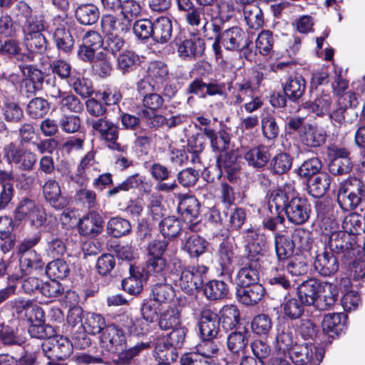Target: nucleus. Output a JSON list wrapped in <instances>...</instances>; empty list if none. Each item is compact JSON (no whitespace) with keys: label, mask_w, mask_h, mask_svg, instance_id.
I'll list each match as a JSON object with an SVG mask.
<instances>
[{"label":"nucleus","mask_w":365,"mask_h":365,"mask_svg":"<svg viewBox=\"0 0 365 365\" xmlns=\"http://www.w3.org/2000/svg\"><path fill=\"white\" fill-rule=\"evenodd\" d=\"M139 63L140 57L133 51H124L117 58V68L124 74L133 71Z\"/></svg>","instance_id":"58836bf2"},{"label":"nucleus","mask_w":365,"mask_h":365,"mask_svg":"<svg viewBox=\"0 0 365 365\" xmlns=\"http://www.w3.org/2000/svg\"><path fill=\"white\" fill-rule=\"evenodd\" d=\"M168 75V66L162 61H152L147 68V77L158 86H160V85H162L165 81Z\"/></svg>","instance_id":"ea45409f"},{"label":"nucleus","mask_w":365,"mask_h":365,"mask_svg":"<svg viewBox=\"0 0 365 365\" xmlns=\"http://www.w3.org/2000/svg\"><path fill=\"white\" fill-rule=\"evenodd\" d=\"M91 63L93 68L99 76L105 77L110 75L112 63L109 57L103 51H100L91 57V59H85Z\"/></svg>","instance_id":"e433bc0d"},{"label":"nucleus","mask_w":365,"mask_h":365,"mask_svg":"<svg viewBox=\"0 0 365 365\" xmlns=\"http://www.w3.org/2000/svg\"><path fill=\"white\" fill-rule=\"evenodd\" d=\"M130 222L124 218L112 217L107 223V230L114 237H120L129 234L131 231Z\"/></svg>","instance_id":"de8ad7c7"},{"label":"nucleus","mask_w":365,"mask_h":365,"mask_svg":"<svg viewBox=\"0 0 365 365\" xmlns=\"http://www.w3.org/2000/svg\"><path fill=\"white\" fill-rule=\"evenodd\" d=\"M103 227L102 217L95 212H91L83 216L78 222L79 232L87 237L97 236L102 232Z\"/></svg>","instance_id":"6ab92c4d"},{"label":"nucleus","mask_w":365,"mask_h":365,"mask_svg":"<svg viewBox=\"0 0 365 365\" xmlns=\"http://www.w3.org/2000/svg\"><path fill=\"white\" fill-rule=\"evenodd\" d=\"M244 158L250 166L255 168H262L269 159V150L264 145H259L247 150Z\"/></svg>","instance_id":"473e14b6"},{"label":"nucleus","mask_w":365,"mask_h":365,"mask_svg":"<svg viewBox=\"0 0 365 365\" xmlns=\"http://www.w3.org/2000/svg\"><path fill=\"white\" fill-rule=\"evenodd\" d=\"M306 82L301 76H289L284 85V91L286 96L292 101L299 99L304 93Z\"/></svg>","instance_id":"2f4dec72"},{"label":"nucleus","mask_w":365,"mask_h":365,"mask_svg":"<svg viewBox=\"0 0 365 365\" xmlns=\"http://www.w3.org/2000/svg\"><path fill=\"white\" fill-rule=\"evenodd\" d=\"M237 283L240 287L250 286L259 284V274L258 271L252 265L242 267L237 275Z\"/></svg>","instance_id":"3c124183"},{"label":"nucleus","mask_w":365,"mask_h":365,"mask_svg":"<svg viewBox=\"0 0 365 365\" xmlns=\"http://www.w3.org/2000/svg\"><path fill=\"white\" fill-rule=\"evenodd\" d=\"M178 209L184 220L190 223L188 228L195 231L200 214V203L197 198L193 196L183 197L179 202Z\"/></svg>","instance_id":"9b49d317"},{"label":"nucleus","mask_w":365,"mask_h":365,"mask_svg":"<svg viewBox=\"0 0 365 365\" xmlns=\"http://www.w3.org/2000/svg\"><path fill=\"white\" fill-rule=\"evenodd\" d=\"M11 13L18 21H24V26H26L29 22H36L32 17V9L24 1H19L11 9Z\"/></svg>","instance_id":"774afa93"},{"label":"nucleus","mask_w":365,"mask_h":365,"mask_svg":"<svg viewBox=\"0 0 365 365\" xmlns=\"http://www.w3.org/2000/svg\"><path fill=\"white\" fill-rule=\"evenodd\" d=\"M199 329L202 339H214L220 331V319L217 314L208 309L201 311Z\"/></svg>","instance_id":"f8f14e48"},{"label":"nucleus","mask_w":365,"mask_h":365,"mask_svg":"<svg viewBox=\"0 0 365 365\" xmlns=\"http://www.w3.org/2000/svg\"><path fill=\"white\" fill-rule=\"evenodd\" d=\"M277 212L284 210L288 220L294 225H302L310 215L311 207L304 198L297 197L292 184L287 183L282 189L272 193L269 200V209Z\"/></svg>","instance_id":"f257e3e1"},{"label":"nucleus","mask_w":365,"mask_h":365,"mask_svg":"<svg viewBox=\"0 0 365 365\" xmlns=\"http://www.w3.org/2000/svg\"><path fill=\"white\" fill-rule=\"evenodd\" d=\"M207 245L204 238L197 234H192L185 239L182 247L190 257H197L205 252Z\"/></svg>","instance_id":"4c0bfd02"},{"label":"nucleus","mask_w":365,"mask_h":365,"mask_svg":"<svg viewBox=\"0 0 365 365\" xmlns=\"http://www.w3.org/2000/svg\"><path fill=\"white\" fill-rule=\"evenodd\" d=\"M53 38L58 48L63 52H69L73 47V38L70 31L64 28L56 29Z\"/></svg>","instance_id":"680f3d73"},{"label":"nucleus","mask_w":365,"mask_h":365,"mask_svg":"<svg viewBox=\"0 0 365 365\" xmlns=\"http://www.w3.org/2000/svg\"><path fill=\"white\" fill-rule=\"evenodd\" d=\"M102 46L103 41L100 34L94 31H88L83 38V45L78 49V56L83 61L91 59Z\"/></svg>","instance_id":"f3484780"},{"label":"nucleus","mask_w":365,"mask_h":365,"mask_svg":"<svg viewBox=\"0 0 365 365\" xmlns=\"http://www.w3.org/2000/svg\"><path fill=\"white\" fill-rule=\"evenodd\" d=\"M173 25L171 20L161 16L153 21L152 38L158 43H167L171 38Z\"/></svg>","instance_id":"c85d7f7f"},{"label":"nucleus","mask_w":365,"mask_h":365,"mask_svg":"<svg viewBox=\"0 0 365 365\" xmlns=\"http://www.w3.org/2000/svg\"><path fill=\"white\" fill-rule=\"evenodd\" d=\"M160 230L163 236L174 238L180 234L182 222L175 217H168L160 223Z\"/></svg>","instance_id":"6e6d98bb"},{"label":"nucleus","mask_w":365,"mask_h":365,"mask_svg":"<svg viewBox=\"0 0 365 365\" xmlns=\"http://www.w3.org/2000/svg\"><path fill=\"white\" fill-rule=\"evenodd\" d=\"M213 18L212 7L195 6L185 15L186 24L192 28H200L205 35L207 31L209 21H212Z\"/></svg>","instance_id":"9d476101"},{"label":"nucleus","mask_w":365,"mask_h":365,"mask_svg":"<svg viewBox=\"0 0 365 365\" xmlns=\"http://www.w3.org/2000/svg\"><path fill=\"white\" fill-rule=\"evenodd\" d=\"M362 219V217L357 213L348 215L344 217L342 222L343 231L355 237L356 235L364 230Z\"/></svg>","instance_id":"69168bd1"},{"label":"nucleus","mask_w":365,"mask_h":365,"mask_svg":"<svg viewBox=\"0 0 365 365\" xmlns=\"http://www.w3.org/2000/svg\"><path fill=\"white\" fill-rule=\"evenodd\" d=\"M49 110L48 101L43 98H34L27 105L26 111L32 118H43Z\"/></svg>","instance_id":"13d9d810"},{"label":"nucleus","mask_w":365,"mask_h":365,"mask_svg":"<svg viewBox=\"0 0 365 365\" xmlns=\"http://www.w3.org/2000/svg\"><path fill=\"white\" fill-rule=\"evenodd\" d=\"M14 304L17 313L23 314L31 324L44 322V312L37 304L31 300L16 299Z\"/></svg>","instance_id":"a211bd4d"},{"label":"nucleus","mask_w":365,"mask_h":365,"mask_svg":"<svg viewBox=\"0 0 365 365\" xmlns=\"http://www.w3.org/2000/svg\"><path fill=\"white\" fill-rule=\"evenodd\" d=\"M322 291H323V294L319 293L317 301V307L322 310L327 309L334 304L338 296V290L335 285L325 283L322 285Z\"/></svg>","instance_id":"79ce46f5"},{"label":"nucleus","mask_w":365,"mask_h":365,"mask_svg":"<svg viewBox=\"0 0 365 365\" xmlns=\"http://www.w3.org/2000/svg\"><path fill=\"white\" fill-rule=\"evenodd\" d=\"M294 344L293 334L289 328L278 329L275 340V348L282 352L290 351Z\"/></svg>","instance_id":"bf43d9fd"},{"label":"nucleus","mask_w":365,"mask_h":365,"mask_svg":"<svg viewBox=\"0 0 365 365\" xmlns=\"http://www.w3.org/2000/svg\"><path fill=\"white\" fill-rule=\"evenodd\" d=\"M222 327L226 330L233 329L239 323L240 312L235 305L224 306L220 312Z\"/></svg>","instance_id":"37998d69"},{"label":"nucleus","mask_w":365,"mask_h":365,"mask_svg":"<svg viewBox=\"0 0 365 365\" xmlns=\"http://www.w3.org/2000/svg\"><path fill=\"white\" fill-rule=\"evenodd\" d=\"M314 349L308 344H295L290 353V359L296 365H319L320 359Z\"/></svg>","instance_id":"2eb2a0df"},{"label":"nucleus","mask_w":365,"mask_h":365,"mask_svg":"<svg viewBox=\"0 0 365 365\" xmlns=\"http://www.w3.org/2000/svg\"><path fill=\"white\" fill-rule=\"evenodd\" d=\"M101 344L108 352L119 354L126 348L124 331L115 324L108 325L101 334Z\"/></svg>","instance_id":"423d86ee"},{"label":"nucleus","mask_w":365,"mask_h":365,"mask_svg":"<svg viewBox=\"0 0 365 365\" xmlns=\"http://www.w3.org/2000/svg\"><path fill=\"white\" fill-rule=\"evenodd\" d=\"M219 264L225 274H230L235 269V257L232 248L227 243H222L219 250Z\"/></svg>","instance_id":"a19ab883"},{"label":"nucleus","mask_w":365,"mask_h":365,"mask_svg":"<svg viewBox=\"0 0 365 365\" xmlns=\"http://www.w3.org/2000/svg\"><path fill=\"white\" fill-rule=\"evenodd\" d=\"M94 163L95 153L89 151L81 160L75 175H71V178L78 183L83 184L87 180L86 170L92 166Z\"/></svg>","instance_id":"052dcab7"},{"label":"nucleus","mask_w":365,"mask_h":365,"mask_svg":"<svg viewBox=\"0 0 365 365\" xmlns=\"http://www.w3.org/2000/svg\"><path fill=\"white\" fill-rule=\"evenodd\" d=\"M51 354L47 355L48 359L53 360H65L73 351V346L68 339L63 336H56L52 339Z\"/></svg>","instance_id":"c756f323"},{"label":"nucleus","mask_w":365,"mask_h":365,"mask_svg":"<svg viewBox=\"0 0 365 365\" xmlns=\"http://www.w3.org/2000/svg\"><path fill=\"white\" fill-rule=\"evenodd\" d=\"M364 193L363 182L358 178H351L340 184L337 202L341 209L353 210L359 205Z\"/></svg>","instance_id":"7ed1b4c3"},{"label":"nucleus","mask_w":365,"mask_h":365,"mask_svg":"<svg viewBox=\"0 0 365 365\" xmlns=\"http://www.w3.org/2000/svg\"><path fill=\"white\" fill-rule=\"evenodd\" d=\"M222 46L228 51H239L247 48L250 41L245 33L239 27L234 26L218 35Z\"/></svg>","instance_id":"0eeeda50"},{"label":"nucleus","mask_w":365,"mask_h":365,"mask_svg":"<svg viewBox=\"0 0 365 365\" xmlns=\"http://www.w3.org/2000/svg\"><path fill=\"white\" fill-rule=\"evenodd\" d=\"M264 288L260 284L240 287L237 290L238 300L246 306H254L258 304L264 296Z\"/></svg>","instance_id":"412c9836"},{"label":"nucleus","mask_w":365,"mask_h":365,"mask_svg":"<svg viewBox=\"0 0 365 365\" xmlns=\"http://www.w3.org/2000/svg\"><path fill=\"white\" fill-rule=\"evenodd\" d=\"M88 123L99 135V138L106 143L109 140H118V127L106 118L91 119L88 121Z\"/></svg>","instance_id":"aec40b11"},{"label":"nucleus","mask_w":365,"mask_h":365,"mask_svg":"<svg viewBox=\"0 0 365 365\" xmlns=\"http://www.w3.org/2000/svg\"><path fill=\"white\" fill-rule=\"evenodd\" d=\"M346 315L343 313H331L324 316L322 327L324 332L330 335H338L346 327Z\"/></svg>","instance_id":"7c9ffc66"},{"label":"nucleus","mask_w":365,"mask_h":365,"mask_svg":"<svg viewBox=\"0 0 365 365\" xmlns=\"http://www.w3.org/2000/svg\"><path fill=\"white\" fill-rule=\"evenodd\" d=\"M4 156L8 162L17 164L23 170H31L36 163V157L29 150L19 149L14 143L7 145L4 149Z\"/></svg>","instance_id":"6e6552de"},{"label":"nucleus","mask_w":365,"mask_h":365,"mask_svg":"<svg viewBox=\"0 0 365 365\" xmlns=\"http://www.w3.org/2000/svg\"><path fill=\"white\" fill-rule=\"evenodd\" d=\"M322 290V284L317 279L312 278L303 282L297 287V296L305 306L315 304Z\"/></svg>","instance_id":"ddd939ff"},{"label":"nucleus","mask_w":365,"mask_h":365,"mask_svg":"<svg viewBox=\"0 0 365 365\" xmlns=\"http://www.w3.org/2000/svg\"><path fill=\"white\" fill-rule=\"evenodd\" d=\"M331 104V97L329 94H322L314 102H306L304 108H309L317 115H324L329 112Z\"/></svg>","instance_id":"338daca9"},{"label":"nucleus","mask_w":365,"mask_h":365,"mask_svg":"<svg viewBox=\"0 0 365 365\" xmlns=\"http://www.w3.org/2000/svg\"><path fill=\"white\" fill-rule=\"evenodd\" d=\"M219 351L218 345L213 339H202V341L195 346V352L202 356V359L213 365L215 357H217Z\"/></svg>","instance_id":"c9c22d12"},{"label":"nucleus","mask_w":365,"mask_h":365,"mask_svg":"<svg viewBox=\"0 0 365 365\" xmlns=\"http://www.w3.org/2000/svg\"><path fill=\"white\" fill-rule=\"evenodd\" d=\"M180 322V314L178 309L169 307L161 313L158 324L161 329L168 330L178 326Z\"/></svg>","instance_id":"603ef678"},{"label":"nucleus","mask_w":365,"mask_h":365,"mask_svg":"<svg viewBox=\"0 0 365 365\" xmlns=\"http://www.w3.org/2000/svg\"><path fill=\"white\" fill-rule=\"evenodd\" d=\"M292 158L285 153L277 154L270 161L271 170L277 175H282L290 170Z\"/></svg>","instance_id":"5fc2aeb1"},{"label":"nucleus","mask_w":365,"mask_h":365,"mask_svg":"<svg viewBox=\"0 0 365 365\" xmlns=\"http://www.w3.org/2000/svg\"><path fill=\"white\" fill-rule=\"evenodd\" d=\"M43 194L46 201L55 209H63L69 203V200L61 195L58 182L53 179H49L45 182Z\"/></svg>","instance_id":"dca6fc26"},{"label":"nucleus","mask_w":365,"mask_h":365,"mask_svg":"<svg viewBox=\"0 0 365 365\" xmlns=\"http://www.w3.org/2000/svg\"><path fill=\"white\" fill-rule=\"evenodd\" d=\"M44 29L42 20L36 19V22H29L24 26V44L29 51L42 53L46 51L47 41L42 34Z\"/></svg>","instance_id":"39448f33"},{"label":"nucleus","mask_w":365,"mask_h":365,"mask_svg":"<svg viewBox=\"0 0 365 365\" xmlns=\"http://www.w3.org/2000/svg\"><path fill=\"white\" fill-rule=\"evenodd\" d=\"M331 181L330 175L324 172L309 178L307 182L309 194L315 198L323 197L329 189Z\"/></svg>","instance_id":"a878e982"},{"label":"nucleus","mask_w":365,"mask_h":365,"mask_svg":"<svg viewBox=\"0 0 365 365\" xmlns=\"http://www.w3.org/2000/svg\"><path fill=\"white\" fill-rule=\"evenodd\" d=\"M305 304L299 301V298L285 299L282 304V309L284 315L290 319H296L299 318L304 313Z\"/></svg>","instance_id":"09e8293b"},{"label":"nucleus","mask_w":365,"mask_h":365,"mask_svg":"<svg viewBox=\"0 0 365 365\" xmlns=\"http://www.w3.org/2000/svg\"><path fill=\"white\" fill-rule=\"evenodd\" d=\"M178 56L183 60L191 61L202 55L205 42L201 38H187L176 42Z\"/></svg>","instance_id":"4468645a"},{"label":"nucleus","mask_w":365,"mask_h":365,"mask_svg":"<svg viewBox=\"0 0 365 365\" xmlns=\"http://www.w3.org/2000/svg\"><path fill=\"white\" fill-rule=\"evenodd\" d=\"M314 269L323 276H331L339 269V262L333 253L324 251L316 256Z\"/></svg>","instance_id":"4be33fe9"},{"label":"nucleus","mask_w":365,"mask_h":365,"mask_svg":"<svg viewBox=\"0 0 365 365\" xmlns=\"http://www.w3.org/2000/svg\"><path fill=\"white\" fill-rule=\"evenodd\" d=\"M247 333L246 331H234L230 334L227 339V349L232 353H243L248 344Z\"/></svg>","instance_id":"49530a36"},{"label":"nucleus","mask_w":365,"mask_h":365,"mask_svg":"<svg viewBox=\"0 0 365 365\" xmlns=\"http://www.w3.org/2000/svg\"><path fill=\"white\" fill-rule=\"evenodd\" d=\"M77 21L82 25L96 24L99 18V9L93 4H85L78 6L75 11Z\"/></svg>","instance_id":"72a5a7b5"},{"label":"nucleus","mask_w":365,"mask_h":365,"mask_svg":"<svg viewBox=\"0 0 365 365\" xmlns=\"http://www.w3.org/2000/svg\"><path fill=\"white\" fill-rule=\"evenodd\" d=\"M258 235V230L253 228L247 229L244 234V238L247 242L245 249L251 260H257L256 257L262 251V247L255 242Z\"/></svg>","instance_id":"4d7b16f0"},{"label":"nucleus","mask_w":365,"mask_h":365,"mask_svg":"<svg viewBox=\"0 0 365 365\" xmlns=\"http://www.w3.org/2000/svg\"><path fill=\"white\" fill-rule=\"evenodd\" d=\"M70 269L67 263L63 259H56L49 262L46 269L48 277L53 279H62L68 276Z\"/></svg>","instance_id":"864d4df0"},{"label":"nucleus","mask_w":365,"mask_h":365,"mask_svg":"<svg viewBox=\"0 0 365 365\" xmlns=\"http://www.w3.org/2000/svg\"><path fill=\"white\" fill-rule=\"evenodd\" d=\"M172 271V279L175 286L184 292L192 294L200 289L204 282L208 267L205 265L182 267L180 261L175 262Z\"/></svg>","instance_id":"f03ea898"},{"label":"nucleus","mask_w":365,"mask_h":365,"mask_svg":"<svg viewBox=\"0 0 365 365\" xmlns=\"http://www.w3.org/2000/svg\"><path fill=\"white\" fill-rule=\"evenodd\" d=\"M327 240V246L332 252L349 254L356 245V237L342 230L331 231Z\"/></svg>","instance_id":"1a4fd4ad"},{"label":"nucleus","mask_w":365,"mask_h":365,"mask_svg":"<svg viewBox=\"0 0 365 365\" xmlns=\"http://www.w3.org/2000/svg\"><path fill=\"white\" fill-rule=\"evenodd\" d=\"M14 216L16 220H26L36 227H41L46 221V213L44 209L27 197L19 202L14 212Z\"/></svg>","instance_id":"20e7f679"},{"label":"nucleus","mask_w":365,"mask_h":365,"mask_svg":"<svg viewBox=\"0 0 365 365\" xmlns=\"http://www.w3.org/2000/svg\"><path fill=\"white\" fill-rule=\"evenodd\" d=\"M166 262L163 257H152L147 261L146 272L149 277H155L158 279H165Z\"/></svg>","instance_id":"e2e57ef3"},{"label":"nucleus","mask_w":365,"mask_h":365,"mask_svg":"<svg viewBox=\"0 0 365 365\" xmlns=\"http://www.w3.org/2000/svg\"><path fill=\"white\" fill-rule=\"evenodd\" d=\"M294 247V240L288 235L277 232L274 233V250L279 261L288 259L292 255Z\"/></svg>","instance_id":"bb28decb"},{"label":"nucleus","mask_w":365,"mask_h":365,"mask_svg":"<svg viewBox=\"0 0 365 365\" xmlns=\"http://www.w3.org/2000/svg\"><path fill=\"white\" fill-rule=\"evenodd\" d=\"M199 129L209 138L212 150L221 153L229 148L230 136L225 130L218 133L212 127L199 128Z\"/></svg>","instance_id":"393cba45"},{"label":"nucleus","mask_w":365,"mask_h":365,"mask_svg":"<svg viewBox=\"0 0 365 365\" xmlns=\"http://www.w3.org/2000/svg\"><path fill=\"white\" fill-rule=\"evenodd\" d=\"M272 327L271 318L264 314L255 316L251 322L252 331L259 336H267Z\"/></svg>","instance_id":"0e129e2a"},{"label":"nucleus","mask_w":365,"mask_h":365,"mask_svg":"<svg viewBox=\"0 0 365 365\" xmlns=\"http://www.w3.org/2000/svg\"><path fill=\"white\" fill-rule=\"evenodd\" d=\"M229 289L222 281L212 280L204 287V294L210 300L221 299L227 297Z\"/></svg>","instance_id":"a18cd8bd"},{"label":"nucleus","mask_w":365,"mask_h":365,"mask_svg":"<svg viewBox=\"0 0 365 365\" xmlns=\"http://www.w3.org/2000/svg\"><path fill=\"white\" fill-rule=\"evenodd\" d=\"M43 265L41 256L35 250L29 251L20 259V269L24 274L31 273L33 269H41Z\"/></svg>","instance_id":"c03bdc74"},{"label":"nucleus","mask_w":365,"mask_h":365,"mask_svg":"<svg viewBox=\"0 0 365 365\" xmlns=\"http://www.w3.org/2000/svg\"><path fill=\"white\" fill-rule=\"evenodd\" d=\"M242 11L244 19L250 28L259 29L263 26V14L257 4L245 5L242 8Z\"/></svg>","instance_id":"f704fd0d"},{"label":"nucleus","mask_w":365,"mask_h":365,"mask_svg":"<svg viewBox=\"0 0 365 365\" xmlns=\"http://www.w3.org/2000/svg\"><path fill=\"white\" fill-rule=\"evenodd\" d=\"M115 322V326L135 335L144 334L149 329L148 324H145L142 319L135 320L131 316L125 313L118 315Z\"/></svg>","instance_id":"cd10ccee"},{"label":"nucleus","mask_w":365,"mask_h":365,"mask_svg":"<svg viewBox=\"0 0 365 365\" xmlns=\"http://www.w3.org/2000/svg\"><path fill=\"white\" fill-rule=\"evenodd\" d=\"M102 31L108 35H120L130 29V24L128 20L113 16L112 14H104L101 17Z\"/></svg>","instance_id":"5701e85b"},{"label":"nucleus","mask_w":365,"mask_h":365,"mask_svg":"<svg viewBox=\"0 0 365 365\" xmlns=\"http://www.w3.org/2000/svg\"><path fill=\"white\" fill-rule=\"evenodd\" d=\"M6 121L19 123L24 117V110L18 103L10 100L4 102L1 108Z\"/></svg>","instance_id":"8fccbe9b"},{"label":"nucleus","mask_w":365,"mask_h":365,"mask_svg":"<svg viewBox=\"0 0 365 365\" xmlns=\"http://www.w3.org/2000/svg\"><path fill=\"white\" fill-rule=\"evenodd\" d=\"M327 134L322 128L312 125L303 127L300 133V140L303 144L311 148H317L326 142Z\"/></svg>","instance_id":"b1692460"}]
</instances>
